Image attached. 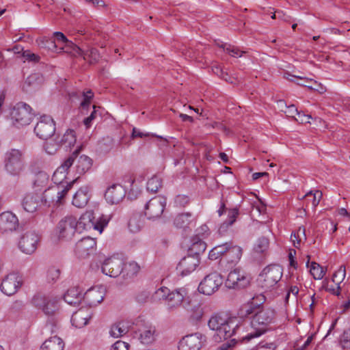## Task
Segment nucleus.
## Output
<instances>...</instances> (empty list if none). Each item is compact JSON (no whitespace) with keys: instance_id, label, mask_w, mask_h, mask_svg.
I'll use <instances>...</instances> for the list:
<instances>
[{"instance_id":"1","label":"nucleus","mask_w":350,"mask_h":350,"mask_svg":"<svg viewBox=\"0 0 350 350\" xmlns=\"http://www.w3.org/2000/svg\"><path fill=\"white\" fill-rule=\"evenodd\" d=\"M275 317V310L271 308H265L262 304L258 306L254 319L250 321V325L254 329V332L242 338H232L230 341L218 347L217 350H226L234 346L238 340L249 341L252 338L260 336L267 331V327L274 321Z\"/></svg>"},{"instance_id":"2","label":"nucleus","mask_w":350,"mask_h":350,"mask_svg":"<svg viewBox=\"0 0 350 350\" xmlns=\"http://www.w3.org/2000/svg\"><path fill=\"white\" fill-rule=\"evenodd\" d=\"M66 183L67 185L64 186V183L60 181L59 185L46 189L43 193L42 198L37 193L27 194L22 202L24 210L29 213L35 212L42 200L45 204L55 202L57 204H62L64 197L72 187V182Z\"/></svg>"},{"instance_id":"3","label":"nucleus","mask_w":350,"mask_h":350,"mask_svg":"<svg viewBox=\"0 0 350 350\" xmlns=\"http://www.w3.org/2000/svg\"><path fill=\"white\" fill-rule=\"evenodd\" d=\"M80 152V148L76 149L72 154L64 161V163L55 171L53 175V180L55 183L59 185V182L64 183V185H67L66 183H70L71 182H64V180L66 178V173L69 168L76 161L75 168L76 172L79 176L83 175L90 170L92 165V159L89 157L82 154L79 156ZM77 178L72 180V184L77 180Z\"/></svg>"},{"instance_id":"4","label":"nucleus","mask_w":350,"mask_h":350,"mask_svg":"<svg viewBox=\"0 0 350 350\" xmlns=\"http://www.w3.org/2000/svg\"><path fill=\"white\" fill-rule=\"evenodd\" d=\"M208 325L211 329L215 331L213 339L217 342L235 336L241 328L237 318H226L220 314L212 316L208 322Z\"/></svg>"},{"instance_id":"5","label":"nucleus","mask_w":350,"mask_h":350,"mask_svg":"<svg viewBox=\"0 0 350 350\" xmlns=\"http://www.w3.org/2000/svg\"><path fill=\"white\" fill-rule=\"evenodd\" d=\"M166 287H161L155 292L157 297L165 299L170 309L173 310L182 306L185 309H189L192 299L186 296V291L183 288L175 290L168 293Z\"/></svg>"},{"instance_id":"6","label":"nucleus","mask_w":350,"mask_h":350,"mask_svg":"<svg viewBox=\"0 0 350 350\" xmlns=\"http://www.w3.org/2000/svg\"><path fill=\"white\" fill-rule=\"evenodd\" d=\"M4 167L10 175L18 176L25 168L23 153L18 149H10L5 153Z\"/></svg>"},{"instance_id":"7","label":"nucleus","mask_w":350,"mask_h":350,"mask_svg":"<svg viewBox=\"0 0 350 350\" xmlns=\"http://www.w3.org/2000/svg\"><path fill=\"white\" fill-rule=\"evenodd\" d=\"M282 271L278 265L267 266L258 275V285L265 291L271 290L281 280Z\"/></svg>"},{"instance_id":"8","label":"nucleus","mask_w":350,"mask_h":350,"mask_svg":"<svg viewBox=\"0 0 350 350\" xmlns=\"http://www.w3.org/2000/svg\"><path fill=\"white\" fill-rule=\"evenodd\" d=\"M110 219L111 215H102L96 217L93 212L87 211L77 220V226L79 230L93 228L101 233Z\"/></svg>"},{"instance_id":"9","label":"nucleus","mask_w":350,"mask_h":350,"mask_svg":"<svg viewBox=\"0 0 350 350\" xmlns=\"http://www.w3.org/2000/svg\"><path fill=\"white\" fill-rule=\"evenodd\" d=\"M58 302L56 297L42 293L36 294L31 299L32 304L48 316H53L58 311Z\"/></svg>"},{"instance_id":"10","label":"nucleus","mask_w":350,"mask_h":350,"mask_svg":"<svg viewBox=\"0 0 350 350\" xmlns=\"http://www.w3.org/2000/svg\"><path fill=\"white\" fill-rule=\"evenodd\" d=\"M132 329L143 344L149 345L155 340L154 326L140 317L135 320Z\"/></svg>"},{"instance_id":"11","label":"nucleus","mask_w":350,"mask_h":350,"mask_svg":"<svg viewBox=\"0 0 350 350\" xmlns=\"http://www.w3.org/2000/svg\"><path fill=\"white\" fill-rule=\"evenodd\" d=\"M31 107L25 103H18L12 109L10 112L13 124L16 127L30 124L32 119Z\"/></svg>"},{"instance_id":"12","label":"nucleus","mask_w":350,"mask_h":350,"mask_svg":"<svg viewBox=\"0 0 350 350\" xmlns=\"http://www.w3.org/2000/svg\"><path fill=\"white\" fill-rule=\"evenodd\" d=\"M251 275L240 269L231 271L227 277L226 286L229 288L243 289L250 285Z\"/></svg>"},{"instance_id":"13","label":"nucleus","mask_w":350,"mask_h":350,"mask_svg":"<svg viewBox=\"0 0 350 350\" xmlns=\"http://www.w3.org/2000/svg\"><path fill=\"white\" fill-rule=\"evenodd\" d=\"M77 230H79L77 218L72 215H67L59 221L56 232L59 239L69 241Z\"/></svg>"},{"instance_id":"14","label":"nucleus","mask_w":350,"mask_h":350,"mask_svg":"<svg viewBox=\"0 0 350 350\" xmlns=\"http://www.w3.org/2000/svg\"><path fill=\"white\" fill-rule=\"evenodd\" d=\"M265 301V297L262 294L254 296L247 302L241 306L237 311L239 318L248 319L249 323L252 321L258 308Z\"/></svg>"},{"instance_id":"15","label":"nucleus","mask_w":350,"mask_h":350,"mask_svg":"<svg viewBox=\"0 0 350 350\" xmlns=\"http://www.w3.org/2000/svg\"><path fill=\"white\" fill-rule=\"evenodd\" d=\"M55 122L47 115L40 116L39 121L34 127V133L40 139L48 140L55 135Z\"/></svg>"},{"instance_id":"16","label":"nucleus","mask_w":350,"mask_h":350,"mask_svg":"<svg viewBox=\"0 0 350 350\" xmlns=\"http://www.w3.org/2000/svg\"><path fill=\"white\" fill-rule=\"evenodd\" d=\"M223 282L224 280L220 273H211L200 283L198 291L204 295H211L219 289Z\"/></svg>"},{"instance_id":"17","label":"nucleus","mask_w":350,"mask_h":350,"mask_svg":"<svg viewBox=\"0 0 350 350\" xmlns=\"http://www.w3.org/2000/svg\"><path fill=\"white\" fill-rule=\"evenodd\" d=\"M40 239V235L35 230H27L21 236L18 247L23 252L31 254L37 249Z\"/></svg>"},{"instance_id":"18","label":"nucleus","mask_w":350,"mask_h":350,"mask_svg":"<svg viewBox=\"0 0 350 350\" xmlns=\"http://www.w3.org/2000/svg\"><path fill=\"white\" fill-rule=\"evenodd\" d=\"M166 205V199L163 196H156L150 200L145 206L144 213L148 219H157L161 216Z\"/></svg>"},{"instance_id":"19","label":"nucleus","mask_w":350,"mask_h":350,"mask_svg":"<svg viewBox=\"0 0 350 350\" xmlns=\"http://www.w3.org/2000/svg\"><path fill=\"white\" fill-rule=\"evenodd\" d=\"M206 341V338L201 333L197 332L185 336L179 342V350H200Z\"/></svg>"},{"instance_id":"20","label":"nucleus","mask_w":350,"mask_h":350,"mask_svg":"<svg viewBox=\"0 0 350 350\" xmlns=\"http://www.w3.org/2000/svg\"><path fill=\"white\" fill-rule=\"evenodd\" d=\"M96 240L90 237L79 240L75 245V253L79 258L85 259L94 254L96 250Z\"/></svg>"},{"instance_id":"21","label":"nucleus","mask_w":350,"mask_h":350,"mask_svg":"<svg viewBox=\"0 0 350 350\" xmlns=\"http://www.w3.org/2000/svg\"><path fill=\"white\" fill-rule=\"evenodd\" d=\"M124 262L122 258L111 256L107 258L102 265V272L110 277L116 278L123 272Z\"/></svg>"},{"instance_id":"22","label":"nucleus","mask_w":350,"mask_h":350,"mask_svg":"<svg viewBox=\"0 0 350 350\" xmlns=\"http://www.w3.org/2000/svg\"><path fill=\"white\" fill-rule=\"evenodd\" d=\"M21 284V276L16 273H12L3 279L0 288L4 294L10 296L18 291Z\"/></svg>"},{"instance_id":"23","label":"nucleus","mask_w":350,"mask_h":350,"mask_svg":"<svg viewBox=\"0 0 350 350\" xmlns=\"http://www.w3.org/2000/svg\"><path fill=\"white\" fill-rule=\"evenodd\" d=\"M126 191L121 185L113 184L105 191V198L107 202L117 204L124 199Z\"/></svg>"},{"instance_id":"24","label":"nucleus","mask_w":350,"mask_h":350,"mask_svg":"<svg viewBox=\"0 0 350 350\" xmlns=\"http://www.w3.org/2000/svg\"><path fill=\"white\" fill-rule=\"evenodd\" d=\"M200 263V258L197 256L188 255L181 259L177 266V269L182 275H187L193 271Z\"/></svg>"},{"instance_id":"25","label":"nucleus","mask_w":350,"mask_h":350,"mask_svg":"<svg viewBox=\"0 0 350 350\" xmlns=\"http://www.w3.org/2000/svg\"><path fill=\"white\" fill-rule=\"evenodd\" d=\"M92 315V312L90 308H81L73 313L71 317V323L75 327L81 328L88 324Z\"/></svg>"},{"instance_id":"26","label":"nucleus","mask_w":350,"mask_h":350,"mask_svg":"<svg viewBox=\"0 0 350 350\" xmlns=\"http://www.w3.org/2000/svg\"><path fill=\"white\" fill-rule=\"evenodd\" d=\"M18 224V219L12 213L6 211L0 214V230L3 232L16 230Z\"/></svg>"},{"instance_id":"27","label":"nucleus","mask_w":350,"mask_h":350,"mask_svg":"<svg viewBox=\"0 0 350 350\" xmlns=\"http://www.w3.org/2000/svg\"><path fill=\"white\" fill-rule=\"evenodd\" d=\"M31 171L35 175L33 185L35 187H44L48 182L49 176L44 172L38 165V162H33L30 165Z\"/></svg>"},{"instance_id":"28","label":"nucleus","mask_w":350,"mask_h":350,"mask_svg":"<svg viewBox=\"0 0 350 350\" xmlns=\"http://www.w3.org/2000/svg\"><path fill=\"white\" fill-rule=\"evenodd\" d=\"M90 191L88 186L81 187L74 195L72 204L78 208L85 207L90 198Z\"/></svg>"},{"instance_id":"29","label":"nucleus","mask_w":350,"mask_h":350,"mask_svg":"<svg viewBox=\"0 0 350 350\" xmlns=\"http://www.w3.org/2000/svg\"><path fill=\"white\" fill-rule=\"evenodd\" d=\"M105 288L103 286L94 287L89 289L85 294V297L90 305L96 306L100 304L105 297Z\"/></svg>"},{"instance_id":"30","label":"nucleus","mask_w":350,"mask_h":350,"mask_svg":"<svg viewBox=\"0 0 350 350\" xmlns=\"http://www.w3.org/2000/svg\"><path fill=\"white\" fill-rule=\"evenodd\" d=\"M81 290L79 287H71L64 296L66 302L71 306L79 305L85 297Z\"/></svg>"},{"instance_id":"31","label":"nucleus","mask_w":350,"mask_h":350,"mask_svg":"<svg viewBox=\"0 0 350 350\" xmlns=\"http://www.w3.org/2000/svg\"><path fill=\"white\" fill-rule=\"evenodd\" d=\"M228 247L225 252L224 260L234 263L239 261L242 256V249L237 245H233L232 242H227Z\"/></svg>"},{"instance_id":"32","label":"nucleus","mask_w":350,"mask_h":350,"mask_svg":"<svg viewBox=\"0 0 350 350\" xmlns=\"http://www.w3.org/2000/svg\"><path fill=\"white\" fill-rule=\"evenodd\" d=\"M206 248V244L198 237H195L191 239V245L189 247L188 254L191 256H197L200 258V255L203 254Z\"/></svg>"},{"instance_id":"33","label":"nucleus","mask_w":350,"mask_h":350,"mask_svg":"<svg viewBox=\"0 0 350 350\" xmlns=\"http://www.w3.org/2000/svg\"><path fill=\"white\" fill-rule=\"evenodd\" d=\"M64 342L62 338L55 336L46 340L41 346V350H63Z\"/></svg>"},{"instance_id":"34","label":"nucleus","mask_w":350,"mask_h":350,"mask_svg":"<svg viewBox=\"0 0 350 350\" xmlns=\"http://www.w3.org/2000/svg\"><path fill=\"white\" fill-rule=\"evenodd\" d=\"M239 215V211L238 208H234L229 209L228 219L222 223L219 228V233L223 235L227 230L229 226H232L235 221L237 217Z\"/></svg>"},{"instance_id":"35","label":"nucleus","mask_w":350,"mask_h":350,"mask_svg":"<svg viewBox=\"0 0 350 350\" xmlns=\"http://www.w3.org/2000/svg\"><path fill=\"white\" fill-rule=\"evenodd\" d=\"M115 146V141L110 137H104L99 141L97 145L96 151L100 154L109 153Z\"/></svg>"},{"instance_id":"36","label":"nucleus","mask_w":350,"mask_h":350,"mask_svg":"<svg viewBox=\"0 0 350 350\" xmlns=\"http://www.w3.org/2000/svg\"><path fill=\"white\" fill-rule=\"evenodd\" d=\"M42 81V76L39 73H33L29 75L25 81L23 89L25 92H28L31 88H36Z\"/></svg>"},{"instance_id":"37","label":"nucleus","mask_w":350,"mask_h":350,"mask_svg":"<svg viewBox=\"0 0 350 350\" xmlns=\"http://www.w3.org/2000/svg\"><path fill=\"white\" fill-rule=\"evenodd\" d=\"M346 275V268L345 266L341 265L340 268L335 271L332 276V281L337 285V288L335 289V295L338 297L340 296V284L343 281Z\"/></svg>"},{"instance_id":"38","label":"nucleus","mask_w":350,"mask_h":350,"mask_svg":"<svg viewBox=\"0 0 350 350\" xmlns=\"http://www.w3.org/2000/svg\"><path fill=\"white\" fill-rule=\"evenodd\" d=\"M286 75L288 76L285 77L288 81H293V82L296 83L299 85L306 87L308 89H310V90H316L319 91V92H324V88L323 87H321V90H319V89H317L315 87H313L312 85H310L308 84V83H310L312 81L311 79H306V78L304 79V78H301V77H297V76H295V75H290L288 73H287Z\"/></svg>"},{"instance_id":"39","label":"nucleus","mask_w":350,"mask_h":350,"mask_svg":"<svg viewBox=\"0 0 350 350\" xmlns=\"http://www.w3.org/2000/svg\"><path fill=\"white\" fill-rule=\"evenodd\" d=\"M193 219L191 213L178 214L174 219V224L177 228L187 227Z\"/></svg>"},{"instance_id":"40","label":"nucleus","mask_w":350,"mask_h":350,"mask_svg":"<svg viewBox=\"0 0 350 350\" xmlns=\"http://www.w3.org/2000/svg\"><path fill=\"white\" fill-rule=\"evenodd\" d=\"M269 247V240L265 237L259 238L254 247V252L256 254H266Z\"/></svg>"},{"instance_id":"41","label":"nucleus","mask_w":350,"mask_h":350,"mask_svg":"<svg viewBox=\"0 0 350 350\" xmlns=\"http://www.w3.org/2000/svg\"><path fill=\"white\" fill-rule=\"evenodd\" d=\"M60 146L65 145L66 147H71L76 142L75 133L73 130H68L62 136L61 139H58Z\"/></svg>"},{"instance_id":"42","label":"nucleus","mask_w":350,"mask_h":350,"mask_svg":"<svg viewBox=\"0 0 350 350\" xmlns=\"http://www.w3.org/2000/svg\"><path fill=\"white\" fill-rule=\"evenodd\" d=\"M191 311V318L195 321H200L203 315V310L200 304L196 300H192V304L190 305L189 309H186Z\"/></svg>"},{"instance_id":"43","label":"nucleus","mask_w":350,"mask_h":350,"mask_svg":"<svg viewBox=\"0 0 350 350\" xmlns=\"http://www.w3.org/2000/svg\"><path fill=\"white\" fill-rule=\"evenodd\" d=\"M226 247H228V244H226V243L222 245L215 246L209 252L208 258L210 260H213L222 256V258L224 259Z\"/></svg>"},{"instance_id":"44","label":"nucleus","mask_w":350,"mask_h":350,"mask_svg":"<svg viewBox=\"0 0 350 350\" xmlns=\"http://www.w3.org/2000/svg\"><path fill=\"white\" fill-rule=\"evenodd\" d=\"M83 58L89 62L90 64L96 63L99 59V53L95 48H88L83 52Z\"/></svg>"},{"instance_id":"45","label":"nucleus","mask_w":350,"mask_h":350,"mask_svg":"<svg viewBox=\"0 0 350 350\" xmlns=\"http://www.w3.org/2000/svg\"><path fill=\"white\" fill-rule=\"evenodd\" d=\"M310 272L314 280H321L325 274V270L319 263L312 262Z\"/></svg>"},{"instance_id":"46","label":"nucleus","mask_w":350,"mask_h":350,"mask_svg":"<svg viewBox=\"0 0 350 350\" xmlns=\"http://www.w3.org/2000/svg\"><path fill=\"white\" fill-rule=\"evenodd\" d=\"M162 187V179L157 176H154L147 182V190L152 193H156Z\"/></svg>"},{"instance_id":"47","label":"nucleus","mask_w":350,"mask_h":350,"mask_svg":"<svg viewBox=\"0 0 350 350\" xmlns=\"http://www.w3.org/2000/svg\"><path fill=\"white\" fill-rule=\"evenodd\" d=\"M322 198V193L319 191H316L314 193L312 191L308 192L304 198L307 202H311L314 208H315L320 202V200Z\"/></svg>"},{"instance_id":"48","label":"nucleus","mask_w":350,"mask_h":350,"mask_svg":"<svg viewBox=\"0 0 350 350\" xmlns=\"http://www.w3.org/2000/svg\"><path fill=\"white\" fill-rule=\"evenodd\" d=\"M140 267L138 264L135 262H131L124 265L123 267V272H126V276L127 278H131L135 275L139 271ZM125 275L124 274V277Z\"/></svg>"},{"instance_id":"49","label":"nucleus","mask_w":350,"mask_h":350,"mask_svg":"<svg viewBox=\"0 0 350 350\" xmlns=\"http://www.w3.org/2000/svg\"><path fill=\"white\" fill-rule=\"evenodd\" d=\"M217 45L220 48H222L226 52H227L232 57H241L242 55V54L245 53L244 51H240L239 49L237 48V46H234L231 44H226V43L221 44H217Z\"/></svg>"},{"instance_id":"50","label":"nucleus","mask_w":350,"mask_h":350,"mask_svg":"<svg viewBox=\"0 0 350 350\" xmlns=\"http://www.w3.org/2000/svg\"><path fill=\"white\" fill-rule=\"evenodd\" d=\"M81 94L83 98V100L81 102L80 107L83 111L85 109L88 110L89 109L90 106L91 100L94 96V94L92 92V90H88L87 92H81Z\"/></svg>"},{"instance_id":"51","label":"nucleus","mask_w":350,"mask_h":350,"mask_svg":"<svg viewBox=\"0 0 350 350\" xmlns=\"http://www.w3.org/2000/svg\"><path fill=\"white\" fill-rule=\"evenodd\" d=\"M60 146H61L60 144L59 143L57 137L55 138L54 142H53L52 140H51V141L46 140V142H45V144L44 145V150L49 154H55L57 151V150L60 148Z\"/></svg>"},{"instance_id":"52","label":"nucleus","mask_w":350,"mask_h":350,"mask_svg":"<svg viewBox=\"0 0 350 350\" xmlns=\"http://www.w3.org/2000/svg\"><path fill=\"white\" fill-rule=\"evenodd\" d=\"M39 46L40 48L46 49L51 51H56L57 50V45L55 40L53 38H46L41 40Z\"/></svg>"},{"instance_id":"53","label":"nucleus","mask_w":350,"mask_h":350,"mask_svg":"<svg viewBox=\"0 0 350 350\" xmlns=\"http://www.w3.org/2000/svg\"><path fill=\"white\" fill-rule=\"evenodd\" d=\"M128 226L131 232H136L141 229L142 224L139 221V217L134 215L129 219Z\"/></svg>"},{"instance_id":"54","label":"nucleus","mask_w":350,"mask_h":350,"mask_svg":"<svg viewBox=\"0 0 350 350\" xmlns=\"http://www.w3.org/2000/svg\"><path fill=\"white\" fill-rule=\"evenodd\" d=\"M340 343L343 349H350V329L344 330L340 338Z\"/></svg>"},{"instance_id":"55","label":"nucleus","mask_w":350,"mask_h":350,"mask_svg":"<svg viewBox=\"0 0 350 350\" xmlns=\"http://www.w3.org/2000/svg\"><path fill=\"white\" fill-rule=\"evenodd\" d=\"M126 333L125 328L120 326V323L113 325L110 330V334L114 338H118Z\"/></svg>"},{"instance_id":"56","label":"nucleus","mask_w":350,"mask_h":350,"mask_svg":"<svg viewBox=\"0 0 350 350\" xmlns=\"http://www.w3.org/2000/svg\"><path fill=\"white\" fill-rule=\"evenodd\" d=\"M60 269L55 267H51L47 271V279L49 281L55 282L60 275Z\"/></svg>"},{"instance_id":"57","label":"nucleus","mask_w":350,"mask_h":350,"mask_svg":"<svg viewBox=\"0 0 350 350\" xmlns=\"http://www.w3.org/2000/svg\"><path fill=\"white\" fill-rule=\"evenodd\" d=\"M67 46L68 47H72V51H68V53L71 54L75 57L82 56L83 55L84 49H81L76 44L73 43L72 41L68 42Z\"/></svg>"},{"instance_id":"58","label":"nucleus","mask_w":350,"mask_h":350,"mask_svg":"<svg viewBox=\"0 0 350 350\" xmlns=\"http://www.w3.org/2000/svg\"><path fill=\"white\" fill-rule=\"evenodd\" d=\"M98 116V112L96 110V106H93V111L91 112L90 115L85 118L83 120V124L86 126V128H90L92 125V121L95 120Z\"/></svg>"},{"instance_id":"59","label":"nucleus","mask_w":350,"mask_h":350,"mask_svg":"<svg viewBox=\"0 0 350 350\" xmlns=\"http://www.w3.org/2000/svg\"><path fill=\"white\" fill-rule=\"evenodd\" d=\"M22 56L27 61L31 62H38L40 61V56L37 54L31 53L29 50L24 51Z\"/></svg>"},{"instance_id":"60","label":"nucleus","mask_w":350,"mask_h":350,"mask_svg":"<svg viewBox=\"0 0 350 350\" xmlns=\"http://www.w3.org/2000/svg\"><path fill=\"white\" fill-rule=\"evenodd\" d=\"M295 112L298 116V118H296L297 121L301 122V124L310 123V120L312 118L310 115H306L303 112L298 111L297 109H295Z\"/></svg>"},{"instance_id":"61","label":"nucleus","mask_w":350,"mask_h":350,"mask_svg":"<svg viewBox=\"0 0 350 350\" xmlns=\"http://www.w3.org/2000/svg\"><path fill=\"white\" fill-rule=\"evenodd\" d=\"M53 36L55 40L57 41L59 43H62L67 46L68 42H70V40H68L64 34L60 31H56L53 33Z\"/></svg>"},{"instance_id":"62","label":"nucleus","mask_w":350,"mask_h":350,"mask_svg":"<svg viewBox=\"0 0 350 350\" xmlns=\"http://www.w3.org/2000/svg\"><path fill=\"white\" fill-rule=\"evenodd\" d=\"M110 350H129V345L125 342L118 340L112 345Z\"/></svg>"},{"instance_id":"63","label":"nucleus","mask_w":350,"mask_h":350,"mask_svg":"<svg viewBox=\"0 0 350 350\" xmlns=\"http://www.w3.org/2000/svg\"><path fill=\"white\" fill-rule=\"evenodd\" d=\"M149 297V293L147 291H142L139 292L135 297V300L139 304H144L147 301V299Z\"/></svg>"},{"instance_id":"64","label":"nucleus","mask_w":350,"mask_h":350,"mask_svg":"<svg viewBox=\"0 0 350 350\" xmlns=\"http://www.w3.org/2000/svg\"><path fill=\"white\" fill-rule=\"evenodd\" d=\"M189 202L188 196L183 195H178L176 197L175 202L180 206H186Z\"/></svg>"}]
</instances>
